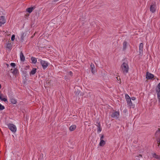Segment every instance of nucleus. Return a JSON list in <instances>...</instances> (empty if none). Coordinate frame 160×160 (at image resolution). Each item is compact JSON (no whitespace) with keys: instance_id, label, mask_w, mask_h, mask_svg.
Instances as JSON below:
<instances>
[{"instance_id":"c85d7f7f","label":"nucleus","mask_w":160,"mask_h":160,"mask_svg":"<svg viewBox=\"0 0 160 160\" xmlns=\"http://www.w3.org/2000/svg\"><path fill=\"white\" fill-rule=\"evenodd\" d=\"M15 35L14 34L12 35V37H11V40L12 41H13L15 39Z\"/></svg>"},{"instance_id":"f704fd0d","label":"nucleus","mask_w":160,"mask_h":160,"mask_svg":"<svg viewBox=\"0 0 160 160\" xmlns=\"http://www.w3.org/2000/svg\"><path fill=\"white\" fill-rule=\"evenodd\" d=\"M131 99L132 100H135L136 99V98L134 97H132Z\"/></svg>"},{"instance_id":"2f4dec72","label":"nucleus","mask_w":160,"mask_h":160,"mask_svg":"<svg viewBox=\"0 0 160 160\" xmlns=\"http://www.w3.org/2000/svg\"><path fill=\"white\" fill-rule=\"evenodd\" d=\"M10 65L12 66V67H15L16 66V64H15V63H13V62H12L10 64Z\"/></svg>"},{"instance_id":"c9c22d12","label":"nucleus","mask_w":160,"mask_h":160,"mask_svg":"<svg viewBox=\"0 0 160 160\" xmlns=\"http://www.w3.org/2000/svg\"><path fill=\"white\" fill-rule=\"evenodd\" d=\"M59 0H54V2H57Z\"/></svg>"},{"instance_id":"a878e982","label":"nucleus","mask_w":160,"mask_h":160,"mask_svg":"<svg viewBox=\"0 0 160 160\" xmlns=\"http://www.w3.org/2000/svg\"><path fill=\"white\" fill-rule=\"evenodd\" d=\"M125 98L126 99V100L130 99L129 96L127 94H125Z\"/></svg>"},{"instance_id":"473e14b6","label":"nucleus","mask_w":160,"mask_h":160,"mask_svg":"<svg viewBox=\"0 0 160 160\" xmlns=\"http://www.w3.org/2000/svg\"><path fill=\"white\" fill-rule=\"evenodd\" d=\"M68 75H70V76H72V73L71 71H70L68 73Z\"/></svg>"},{"instance_id":"f3484780","label":"nucleus","mask_w":160,"mask_h":160,"mask_svg":"<svg viewBox=\"0 0 160 160\" xmlns=\"http://www.w3.org/2000/svg\"><path fill=\"white\" fill-rule=\"evenodd\" d=\"M127 104L129 107H132V103L131 101V99H129L126 100Z\"/></svg>"},{"instance_id":"f8f14e48","label":"nucleus","mask_w":160,"mask_h":160,"mask_svg":"<svg viewBox=\"0 0 160 160\" xmlns=\"http://www.w3.org/2000/svg\"><path fill=\"white\" fill-rule=\"evenodd\" d=\"M0 99L4 102H6L7 101V96H3L2 95L0 94Z\"/></svg>"},{"instance_id":"2eb2a0df","label":"nucleus","mask_w":160,"mask_h":160,"mask_svg":"<svg viewBox=\"0 0 160 160\" xmlns=\"http://www.w3.org/2000/svg\"><path fill=\"white\" fill-rule=\"evenodd\" d=\"M10 101L11 103L13 104H16L17 103V100L16 99L13 98H11Z\"/></svg>"},{"instance_id":"6e6552de","label":"nucleus","mask_w":160,"mask_h":160,"mask_svg":"<svg viewBox=\"0 0 160 160\" xmlns=\"http://www.w3.org/2000/svg\"><path fill=\"white\" fill-rule=\"evenodd\" d=\"M154 78V75L152 73L147 72H146V78L147 79H151Z\"/></svg>"},{"instance_id":"0eeeda50","label":"nucleus","mask_w":160,"mask_h":160,"mask_svg":"<svg viewBox=\"0 0 160 160\" xmlns=\"http://www.w3.org/2000/svg\"><path fill=\"white\" fill-rule=\"evenodd\" d=\"M143 44L142 43H141L139 44V52L140 55H142L143 54Z\"/></svg>"},{"instance_id":"f257e3e1","label":"nucleus","mask_w":160,"mask_h":160,"mask_svg":"<svg viewBox=\"0 0 160 160\" xmlns=\"http://www.w3.org/2000/svg\"><path fill=\"white\" fill-rule=\"evenodd\" d=\"M122 70L124 73L128 72L129 69V67L128 64L126 62H123L121 66Z\"/></svg>"},{"instance_id":"4468645a","label":"nucleus","mask_w":160,"mask_h":160,"mask_svg":"<svg viewBox=\"0 0 160 160\" xmlns=\"http://www.w3.org/2000/svg\"><path fill=\"white\" fill-rule=\"evenodd\" d=\"M156 91L158 100L159 102H160V90H159V89H156Z\"/></svg>"},{"instance_id":"f03ea898","label":"nucleus","mask_w":160,"mask_h":160,"mask_svg":"<svg viewBox=\"0 0 160 160\" xmlns=\"http://www.w3.org/2000/svg\"><path fill=\"white\" fill-rule=\"evenodd\" d=\"M7 126L9 129L12 132H15L17 131L16 126L12 123H8Z\"/></svg>"},{"instance_id":"20e7f679","label":"nucleus","mask_w":160,"mask_h":160,"mask_svg":"<svg viewBox=\"0 0 160 160\" xmlns=\"http://www.w3.org/2000/svg\"><path fill=\"white\" fill-rule=\"evenodd\" d=\"M119 111H116L112 113L111 117L112 118L118 119L119 118Z\"/></svg>"},{"instance_id":"5701e85b","label":"nucleus","mask_w":160,"mask_h":160,"mask_svg":"<svg viewBox=\"0 0 160 160\" xmlns=\"http://www.w3.org/2000/svg\"><path fill=\"white\" fill-rule=\"evenodd\" d=\"M12 45L11 44L9 43H8L6 45V48L10 50L11 49Z\"/></svg>"},{"instance_id":"39448f33","label":"nucleus","mask_w":160,"mask_h":160,"mask_svg":"<svg viewBox=\"0 0 160 160\" xmlns=\"http://www.w3.org/2000/svg\"><path fill=\"white\" fill-rule=\"evenodd\" d=\"M155 136L157 138L158 143H160V130L159 129L156 131L155 133Z\"/></svg>"},{"instance_id":"dca6fc26","label":"nucleus","mask_w":160,"mask_h":160,"mask_svg":"<svg viewBox=\"0 0 160 160\" xmlns=\"http://www.w3.org/2000/svg\"><path fill=\"white\" fill-rule=\"evenodd\" d=\"M37 69L35 68H33L30 72V74L33 75L36 72Z\"/></svg>"},{"instance_id":"4c0bfd02","label":"nucleus","mask_w":160,"mask_h":160,"mask_svg":"<svg viewBox=\"0 0 160 160\" xmlns=\"http://www.w3.org/2000/svg\"><path fill=\"white\" fill-rule=\"evenodd\" d=\"M1 84H0V89L1 88Z\"/></svg>"},{"instance_id":"ddd939ff","label":"nucleus","mask_w":160,"mask_h":160,"mask_svg":"<svg viewBox=\"0 0 160 160\" xmlns=\"http://www.w3.org/2000/svg\"><path fill=\"white\" fill-rule=\"evenodd\" d=\"M20 57L21 61L24 62L25 61V58L22 52H20Z\"/></svg>"},{"instance_id":"423d86ee","label":"nucleus","mask_w":160,"mask_h":160,"mask_svg":"<svg viewBox=\"0 0 160 160\" xmlns=\"http://www.w3.org/2000/svg\"><path fill=\"white\" fill-rule=\"evenodd\" d=\"M156 4H152L150 6V9L152 13H154L155 12L156 9Z\"/></svg>"},{"instance_id":"393cba45","label":"nucleus","mask_w":160,"mask_h":160,"mask_svg":"<svg viewBox=\"0 0 160 160\" xmlns=\"http://www.w3.org/2000/svg\"><path fill=\"white\" fill-rule=\"evenodd\" d=\"M139 158H142V156L140 155H139L138 156H137L135 157V160H140Z\"/></svg>"},{"instance_id":"a211bd4d","label":"nucleus","mask_w":160,"mask_h":160,"mask_svg":"<svg viewBox=\"0 0 160 160\" xmlns=\"http://www.w3.org/2000/svg\"><path fill=\"white\" fill-rule=\"evenodd\" d=\"M106 143V142L103 140H100V142H99V146L101 147L103 146Z\"/></svg>"},{"instance_id":"4be33fe9","label":"nucleus","mask_w":160,"mask_h":160,"mask_svg":"<svg viewBox=\"0 0 160 160\" xmlns=\"http://www.w3.org/2000/svg\"><path fill=\"white\" fill-rule=\"evenodd\" d=\"M152 155L153 157L156 159H159L160 158L159 156L156 155L155 153H152Z\"/></svg>"},{"instance_id":"bb28decb","label":"nucleus","mask_w":160,"mask_h":160,"mask_svg":"<svg viewBox=\"0 0 160 160\" xmlns=\"http://www.w3.org/2000/svg\"><path fill=\"white\" fill-rule=\"evenodd\" d=\"M25 33H22L21 34V40L23 41L24 36Z\"/></svg>"},{"instance_id":"cd10ccee","label":"nucleus","mask_w":160,"mask_h":160,"mask_svg":"<svg viewBox=\"0 0 160 160\" xmlns=\"http://www.w3.org/2000/svg\"><path fill=\"white\" fill-rule=\"evenodd\" d=\"M5 108L0 103V110H2Z\"/></svg>"},{"instance_id":"72a5a7b5","label":"nucleus","mask_w":160,"mask_h":160,"mask_svg":"<svg viewBox=\"0 0 160 160\" xmlns=\"http://www.w3.org/2000/svg\"><path fill=\"white\" fill-rule=\"evenodd\" d=\"M104 138V135H102V136L100 138V140H103L102 139Z\"/></svg>"},{"instance_id":"aec40b11","label":"nucleus","mask_w":160,"mask_h":160,"mask_svg":"<svg viewBox=\"0 0 160 160\" xmlns=\"http://www.w3.org/2000/svg\"><path fill=\"white\" fill-rule=\"evenodd\" d=\"M31 59L32 63L35 64L37 62V60L36 58L34 57H32Z\"/></svg>"},{"instance_id":"6ab92c4d","label":"nucleus","mask_w":160,"mask_h":160,"mask_svg":"<svg viewBox=\"0 0 160 160\" xmlns=\"http://www.w3.org/2000/svg\"><path fill=\"white\" fill-rule=\"evenodd\" d=\"M76 128V126L75 125H72L69 128V130L71 131H73Z\"/></svg>"},{"instance_id":"b1692460","label":"nucleus","mask_w":160,"mask_h":160,"mask_svg":"<svg viewBox=\"0 0 160 160\" xmlns=\"http://www.w3.org/2000/svg\"><path fill=\"white\" fill-rule=\"evenodd\" d=\"M127 42L126 41H124L123 42V49H125L126 48Z\"/></svg>"},{"instance_id":"1a4fd4ad","label":"nucleus","mask_w":160,"mask_h":160,"mask_svg":"<svg viewBox=\"0 0 160 160\" xmlns=\"http://www.w3.org/2000/svg\"><path fill=\"white\" fill-rule=\"evenodd\" d=\"M6 22V20L3 16H1L0 18V26H1L2 24Z\"/></svg>"},{"instance_id":"9b49d317","label":"nucleus","mask_w":160,"mask_h":160,"mask_svg":"<svg viewBox=\"0 0 160 160\" xmlns=\"http://www.w3.org/2000/svg\"><path fill=\"white\" fill-rule=\"evenodd\" d=\"M12 73L14 76H16L19 73L18 70L15 68L14 69Z\"/></svg>"},{"instance_id":"c756f323","label":"nucleus","mask_w":160,"mask_h":160,"mask_svg":"<svg viewBox=\"0 0 160 160\" xmlns=\"http://www.w3.org/2000/svg\"><path fill=\"white\" fill-rule=\"evenodd\" d=\"M156 89H159L160 90V82L158 84L157 87L156 88Z\"/></svg>"},{"instance_id":"7ed1b4c3","label":"nucleus","mask_w":160,"mask_h":160,"mask_svg":"<svg viewBox=\"0 0 160 160\" xmlns=\"http://www.w3.org/2000/svg\"><path fill=\"white\" fill-rule=\"evenodd\" d=\"M38 60L40 61V64L44 69L47 68L48 65V63L47 62L42 60L41 59H39Z\"/></svg>"},{"instance_id":"7c9ffc66","label":"nucleus","mask_w":160,"mask_h":160,"mask_svg":"<svg viewBox=\"0 0 160 160\" xmlns=\"http://www.w3.org/2000/svg\"><path fill=\"white\" fill-rule=\"evenodd\" d=\"M101 131V129L100 127H98V128L97 131L98 133L100 132Z\"/></svg>"},{"instance_id":"9d476101","label":"nucleus","mask_w":160,"mask_h":160,"mask_svg":"<svg viewBox=\"0 0 160 160\" xmlns=\"http://www.w3.org/2000/svg\"><path fill=\"white\" fill-rule=\"evenodd\" d=\"M90 68L92 73L93 74L96 71V68L93 64L92 63L91 64Z\"/></svg>"},{"instance_id":"412c9836","label":"nucleus","mask_w":160,"mask_h":160,"mask_svg":"<svg viewBox=\"0 0 160 160\" xmlns=\"http://www.w3.org/2000/svg\"><path fill=\"white\" fill-rule=\"evenodd\" d=\"M33 9V8L32 7H31L28 8L27 9V11L29 13H31Z\"/></svg>"},{"instance_id":"e433bc0d","label":"nucleus","mask_w":160,"mask_h":160,"mask_svg":"<svg viewBox=\"0 0 160 160\" xmlns=\"http://www.w3.org/2000/svg\"><path fill=\"white\" fill-rule=\"evenodd\" d=\"M6 65H7V66L8 67V66H9V65H8V64H7Z\"/></svg>"}]
</instances>
